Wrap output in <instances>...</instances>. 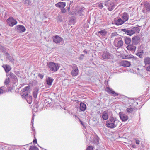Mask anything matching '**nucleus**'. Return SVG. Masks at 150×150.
<instances>
[{"label": "nucleus", "instance_id": "09e8293b", "mask_svg": "<svg viewBox=\"0 0 150 150\" xmlns=\"http://www.w3.org/2000/svg\"><path fill=\"white\" fill-rule=\"evenodd\" d=\"M34 121V117H32L31 120V122L32 123L33 125V122Z\"/></svg>", "mask_w": 150, "mask_h": 150}, {"label": "nucleus", "instance_id": "72a5a7b5", "mask_svg": "<svg viewBox=\"0 0 150 150\" xmlns=\"http://www.w3.org/2000/svg\"><path fill=\"white\" fill-rule=\"evenodd\" d=\"M32 97L31 96H29L26 98V100L28 103L30 104L32 102Z\"/></svg>", "mask_w": 150, "mask_h": 150}, {"label": "nucleus", "instance_id": "aec40b11", "mask_svg": "<svg viewBox=\"0 0 150 150\" xmlns=\"http://www.w3.org/2000/svg\"><path fill=\"white\" fill-rule=\"evenodd\" d=\"M86 107V105L85 104L83 103H80V109L81 111H85Z\"/></svg>", "mask_w": 150, "mask_h": 150}, {"label": "nucleus", "instance_id": "6e6d98bb", "mask_svg": "<svg viewBox=\"0 0 150 150\" xmlns=\"http://www.w3.org/2000/svg\"><path fill=\"white\" fill-rule=\"evenodd\" d=\"M67 9L68 10V11H69V9H70V7H69L68 8H67Z\"/></svg>", "mask_w": 150, "mask_h": 150}, {"label": "nucleus", "instance_id": "2f4dec72", "mask_svg": "<svg viewBox=\"0 0 150 150\" xmlns=\"http://www.w3.org/2000/svg\"><path fill=\"white\" fill-rule=\"evenodd\" d=\"M143 51L141 50L140 52H138L136 53V55L139 56L140 58H141L142 57Z\"/></svg>", "mask_w": 150, "mask_h": 150}, {"label": "nucleus", "instance_id": "603ef678", "mask_svg": "<svg viewBox=\"0 0 150 150\" xmlns=\"http://www.w3.org/2000/svg\"><path fill=\"white\" fill-rule=\"evenodd\" d=\"M80 122L81 123V124L83 125V126H84V123L82 121H80Z\"/></svg>", "mask_w": 150, "mask_h": 150}, {"label": "nucleus", "instance_id": "5fc2aeb1", "mask_svg": "<svg viewBox=\"0 0 150 150\" xmlns=\"http://www.w3.org/2000/svg\"><path fill=\"white\" fill-rule=\"evenodd\" d=\"M81 56H82V57H83L84 56V55L83 54H81L80 56V57L79 58H81Z\"/></svg>", "mask_w": 150, "mask_h": 150}, {"label": "nucleus", "instance_id": "2eb2a0df", "mask_svg": "<svg viewBox=\"0 0 150 150\" xmlns=\"http://www.w3.org/2000/svg\"><path fill=\"white\" fill-rule=\"evenodd\" d=\"M137 110L135 108L129 107L127 108L126 111L128 113H132L135 112V111Z\"/></svg>", "mask_w": 150, "mask_h": 150}, {"label": "nucleus", "instance_id": "79ce46f5", "mask_svg": "<svg viewBox=\"0 0 150 150\" xmlns=\"http://www.w3.org/2000/svg\"><path fill=\"white\" fill-rule=\"evenodd\" d=\"M98 7L100 9H102L103 6V4L102 3H100L98 5Z\"/></svg>", "mask_w": 150, "mask_h": 150}, {"label": "nucleus", "instance_id": "49530a36", "mask_svg": "<svg viewBox=\"0 0 150 150\" xmlns=\"http://www.w3.org/2000/svg\"><path fill=\"white\" fill-rule=\"evenodd\" d=\"M146 70L147 71L150 72V65L149 66L147 67Z\"/></svg>", "mask_w": 150, "mask_h": 150}, {"label": "nucleus", "instance_id": "bb28decb", "mask_svg": "<svg viewBox=\"0 0 150 150\" xmlns=\"http://www.w3.org/2000/svg\"><path fill=\"white\" fill-rule=\"evenodd\" d=\"M38 89L36 88L35 89L34 91L33 92V96L34 98H36L38 94Z\"/></svg>", "mask_w": 150, "mask_h": 150}, {"label": "nucleus", "instance_id": "412c9836", "mask_svg": "<svg viewBox=\"0 0 150 150\" xmlns=\"http://www.w3.org/2000/svg\"><path fill=\"white\" fill-rule=\"evenodd\" d=\"M144 62L145 65L150 64V58L146 57L144 59Z\"/></svg>", "mask_w": 150, "mask_h": 150}, {"label": "nucleus", "instance_id": "6e6552de", "mask_svg": "<svg viewBox=\"0 0 150 150\" xmlns=\"http://www.w3.org/2000/svg\"><path fill=\"white\" fill-rule=\"evenodd\" d=\"M8 25L10 26H13L17 23V21L12 17H10L7 20Z\"/></svg>", "mask_w": 150, "mask_h": 150}, {"label": "nucleus", "instance_id": "de8ad7c7", "mask_svg": "<svg viewBox=\"0 0 150 150\" xmlns=\"http://www.w3.org/2000/svg\"><path fill=\"white\" fill-rule=\"evenodd\" d=\"M3 92V90L2 89L0 88V94L2 93Z\"/></svg>", "mask_w": 150, "mask_h": 150}, {"label": "nucleus", "instance_id": "8fccbe9b", "mask_svg": "<svg viewBox=\"0 0 150 150\" xmlns=\"http://www.w3.org/2000/svg\"><path fill=\"white\" fill-rule=\"evenodd\" d=\"M37 142V140H36V139H35V140H34L33 141V143H36Z\"/></svg>", "mask_w": 150, "mask_h": 150}, {"label": "nucleus", "instance_id": "f03ea898", "mask_svg": "<svg viewBox=\"0 0 150 150\" xmlns=\"http://www.w3.org/2000/svg\"><path fill=\"white\" fill-rule=\"evenodd\" d=\"M121 30L126 34L131 36L136 33H139L140 29L138 27H134L131 28L122 29Z\"/></svg>", "mask_w": 150, "mask_h": 150}, {"label": "nucleus", "instance_id": "4c0bfd02", "mask_svg": "<svg viewBox=\"0 0 150 150\" xmlns=\"http://www.w3.org/2000/svg\"><path fill=\"white\" fill-rule=\"evenodd\" d=\"M0 50L3 52H6L5 48L2 46L0 45Z\"/></svg>", "mask_w": 150, "mask_h": 150}, {"label": "nucleus", "instance_id": "9d476101", "mask_svg": "<svg viewBox=\"0 0 150 150\" xmlns=\"http://www.w3.org/2000/svg\"><path fill=\"white\" fill-rule=\"evenodd\" d=\"M17 31L19 32H23L25 31V28L23 25H17L16 28Z\"/></svg>", "mask_w": 150, "mask_h": 150}, {"label": "nucleus", "instance_id": "0eeeda50", "mask_svg": "<svg viewBox=\"0 0 150 150\" xmlns=\"http://www.w3.org/2000/svg\"><path fill=\"white\" fill-rule=\"evenodd\" d=\"M72 70L71 72V75L74 76H77L79 73V70L76 65L73 64L72 66Z\"/></svg>", "mask_w": 150, "mask_h": 150}, {"label": "nucleus", "instance_id": "13d9d810", "mask_svg": "<svg viewBox=\"0 0 150 150\" xmlns=\"http://www.w3.org/2000/svg\"><path fill=\"white\" fill-rule=\"evenodd\" d=\"M132 146L133 147H135V146L134 145H132Z\"/></svg>", "mask_w": 150, "mask_h": 150}, {"label": "nucleus", "instance_id": "5701e85b", "mask_svg": "<svg viewBox=\"0 0 150 150\" xmlns=\"http://www.w3.org/2000/svg\"><path fill=\"white\" fill-rule=\"evenodd\" d=\"M108 6V9L109 10L111 11L115 7V5L112 2H111L109 3Z\"/></svg>", "mask_w": 150, "mask_h": 150}, {"label": "nucleus", "instance_id": "c85d7f7f", "mask_svg": "<svg viewBox=\"0 0 150 150\" xmlns=\"http://www.w3.org/2000/svg\"><path fill=\"white\" fill-rule=\"evenodd\" d=\"M7 76H9L10 78L15 79L16 78L15 74L12 72H10L7 75Z\"/></svg>", "mask_w": 150, "mask_h": 150}, {"label": "nucleus", "instance_id": "3c124183", "mask_svg": "<svg viewBox=\"0 0 150 150\" xmlns=\"http://www.w3.org/2000/svg\"><path fill=\"white\" fill-rule=\"evenodd\" d=\"M83 52L85 53H86V54H87V50H84L83 51Z\"/></svg>", "mask_w": 150, "mask_h": 150}, {"label": "nucleus", "instance_id": "f257e3e1", "mask_svg": "<svg viewBox=\"0 0 150 150\" xmlns=\"http://www.w3.org/2000/svg\"><path fill=\"white\" fill-rule=\"evenodd\" d=\"M120 123L119 121L112 116L110 117L106 122V126L110 128H114Z\"/></svg>", "mask_w": 150, "mask_h": 150}, {"label": "nucleus", "instance_id": "cd10ccee", "mask_svg": "<svg viewBox=\"0 0 150 150\" xmlns=\"http://www.w3.org/2000/svg\"><path fill=\"white\" fill-rule=\"evenodd\" d=\"M124 58L126 59L133 58V59L135 60H136L137 59V58L136 57H134L132 55H129L125 56Z\"/></svg>", "mask_w": 150, "mask_h": 150}, {"label": "nucleus", "instance_id": "f3484780", "mask_svg": "<svg viewBox=\"0 0 150 150\" xmlns=\"http://www.w3.org/2000/svg\"><path fill=\"white\" fill-rule=\"evenodd\" d=\"M120 117L122 121H125L128 119V117L123 114H120Z\"/></svg>", "mask_w": 150, "mask_h": 150}, {"label": "nucleus", "instance_id": "a19ab883", "mask_svg": "<svg viewBox=\"0 0 150 150\" xmlns=\"http://www.w3.org/2000/svg\"><path fill=\"white\" fill-rule=\"evenodd\" d=\"M38 76L40 79H42L43 78L44 75L41 74L39 73L38 74Z\"/></svg>", "mask_w": 150, "mask_h": 150}, {"label": "nucleus", "instance_id": "a878e982", "mask_svg": "<svg viewBox=\"0 0 150 150\" xmlns=\"http://www.w3.org/2000/svg\"><path fill=\"white\" fill-rule=\"evenodd\" d=\"M3 67L5 70L6 73L8 72L11 69V67L8 65H6Z\"/></svg>", "mask_w": 150, "mask_h": 150}, {"label": "nucleus", "instance_id": "39448f33", "mask_svg": "<svg viewBox=\"0 0 150 150\" xmlns=\"http://www.w3.org/2000/svg\"><path fill=\"white\" fill-rule=\"evenodd\" d=\"M112 115V112L110 111L106 110L104 111L100 114V116L103 120H105L108 118L109 115L110 114Z\"/></svg>", "mask_w": 150, "mask_h": 150}, {"label": "nucleus", "instance_id": "6ab92c4d", "mask_svg": "<svg viewBox=\"0 0 150 150\" xmlns=\"http://www.w3.org/2000/svg\"><path fill=\"white\" fill-rule=\"evenodd\" d=\"M127 48L128 50L133 51L135 50L136 47L135 46L129 45L127 46Z\"/></svg>", "mask_w": 150, "mask_h": 150}, {"label": "nucleus", "instance_id": "473e14b6", "mask_svg": "<svg viewBox=\"0 0 150 150\" xmlns=\"http://www.w3.org/2000/svg\"><path fill=\"white\" fill-rule=\"evenodd\" d=\"M93 142L96 144L97 145L98 144L99 140L98 137H96L93 140Z\"/></svg>", "mask_w": 150, "mask_h": 150}, {"label": "nucleus", "instance_id": "7ed1b4c3", "mask_svg": "<svg viewBox=\"0 0 150 150\" xmlns=\"http://www.w3.org/2000/svg\"><path fill=\"white\" fill-rule=\"evenodd\" d=\"M48 67L50 70L55 72L59 69L60 66L57 63L50 62L48 64Z\"/></svg>", "mask_w": 150, "mask_h": 150}, {"label": "nucleus", "instance_id": "f8f14e48", "mask_svg": "<svg viewBox=\"0 0 150 150\" xmlns=\"http://www.w3.org/2000/svg\"><path fill=\"white\" fill-rule=\"evenodd\" d=\"M105 90L109 94H112V95L115 96H117L118 95L117 93L115 92L114 91H112L111 89L108 87H107Z\"/></svg>", "mask_w": 150, "mask_h": 150}, {"label": "nucleus", "instance_id": "dca6fc26", "mask_svg": "<svg viewBox=\"0 0 150 150\" xmlns=\"http://www.w3.org/2000/svg\"><path fill=\"white\" fill-rule=\"evenodd\" d=\"M66 5V3L65 2H59L55 4V6L59 7L61 9L64 8Z\"/></svg>", "mask_w": 150, "mask_h": 150}, {"label": "nucleus", "instance_id": "ea45409f", "mask_svg": "<svg viewBox=\"0 0 150 150\" xmlns=\"http://www.w3.org/2000/svg\"><path fill=\"white\" fill-rule=\"evenodd\" d=\"M9 82V79H6L5 80L4 83L5 84H8Z\"/></svg>", "mask_w": 150, "mask_h": 150}, {"label": "nucleus", "instance_id": "e433bc0d", "mask_svg": "<svg viewBox=\"0 0 150 150\" xmlns=\"http://www.w3.org/2000/svg\"><path fill=\"white\" fill-rule=\"evenodd\" d=\"M29 150H39L38 148L35 146H31L30 147Z\"/></svg>", "mask_w": 150, "mask_h": 150}, {"label": "nucleus", "instance_id": "c9c22d12", "mask_svg": "<svg viewBox=\"0 0 150 150\" xmlns=\"http://www.w3.org/2000/svg\"><path fill=\"white\" fill-rule=\"evenodd\" d=\"M98 33H100L103 36H104L106 34V32L105 30H102L98 32Z\"/></svg>", "mask_w": 150, "mask_h": 150}, {"label": "nucleus", "instance_id": "a18cd8bd", "mask_svg": "<svg viewBox=\"0 0 150 150\" xmlns=\"http://www.w3.org/2000/svg\"><path fill=\"white\" fill-rule=\"evenodd\" d=\"M61 10L62 12L63 13H65L66 11V10L64 8L61 9Z\"/></svg>", "mask_w": 150, "mask_h": 150}, {"label": "nucleus", "instance_id": "b1692460", "mask_svg": "<svg viewBox=\"0 0 150 150\" xmlns=\"http://www.w3.org/2000/svg\"><path fill=\"white\" fill-rule=\"evenodd\" d=\"M125 42L126 44L128 45L130 43L131 40L130 38L128 37H125Z\"/></svg>", "mask_w": 150, "mask_h": 150}, {"label": "nucleus", "instance_id": "4468645a", "mask_svg": "<svg viewBox=\"0 0 150 150\" xmlns=\"http://www.w3.org/2000/svg\"><path fill=\"white\" fill-rule=\"evenodd\" d=\"M115 23L117 25H120L124 23V21L120 18L116 19L115 20Z\"/></svg>", "mask_w": 150, "mask_h": 150}, {"label": "nucleus", "instance_id": "f704fd0d", "mask_svg": "<svg viewBox=\"0 0 150 150\" xmlns=\"http://www.w3.org/2000/svg\"><path fill=\"white\" fill-rule=\"evenodd\" d=\"M145 8L146 10L150 11V5L149 4H146L145 5Z\"/></svg>", "mask_w": 150, "mask_h": 150}, {"label": "nucleus", "instance_id": "7c9ffc66", "mask_svg": "<svg viewBox=\"0 0 150 150\" xmlns=\"http://www.w3.org/2000/svg\"><path fill=\"white\" fill-rule=\"evenodd\" d=\"M84 9L83 8H81L78 11V13L80 16H82L84 14V12L83 11Z\"/></svg>", "mask_w": 150, "mask_h": 150}, {"label": "nucleus", "instance_id": "1a4fd4ad", "mask_svg": "<svg viewBox=\"0 0 150 150\" xmlns=\"http://www.w3.org/2000/svg\"><path fill=\"white\" fill-rule=\"evenodd\" d=\"M140 38L138 36H135L133 37L131 40V42L133 45L137 44L139 42Z\"/></svg>", "mask_w": 150, "mask_h": 150}, {"label": "nucleus", "instance_id": "052dcab7", "mask_svg": "<svg viewBox=\"0 0 150 150\" xmlns=\"http://www.w3.org/2000/svg\"><path fill=\"white\" fill-rule=\"evenodd\" d=\"M137 70H139V68H137Z\"/></svg>", "mask_w": 150, "mask_h": 150}, {"label": "nucleus", "instance_id": "4be33fe9", "mask_svg": "<svg viewBox=\"0 0 150 150\" xmlns=\"http://www.w3.org/2000/svg\"><path fill=\"white\" fill-rule=\"evenodd\" d=\"M53 79L50 77H48L46 80L47 84L48 85L50 86L53 81Z\"/></svg>", "mask_w": 150, "mask_h": 150}, {"label": "nucleus", "instance_id": "423d86ee", "mask_svg": "<svg viewBox=\"0 0 150 150\" xmlns=\"http://www.w3.org/2000/svg\"><path fill=\"white\" fill-rule=\"evenodd\" d=\"M123 45V42L121 39L120 38H116L115 39L114 42V45L116 48L118 49L119 48L122 46Z\"/></svg>", "mask_w": 150, "mask_h": 150}, {"label": "nucleus", "instance_id": "37998d69", "mask_svg": "<svg viewBox=\"0 0 150 150\" xmlns=\"http://www.w3.org/2000/svg\"><path fill=\"white\" fill-rule=\"evenodd\" d=\"M134 140H135L136 143L137 144H139L140 143V141L139 140H137L136 139L134 138Z\"/></svg>", "mask_w": 150, "mask_h": 150}, {"label": "nucleus", "instance_id": "4d7b16f0", "mask_svg": "<svg viewBox=\"0 0 150 150\" xmlns=\"http://www.w3.org/2000/svg\"><path fill=\"white\" fill-rule=\"evenodd\" d=\"M115 33H112V36H114V35H115Z\"/></svg>", "mask_w": 150, "mask_h": 150}, {"label": "nucleus", "instance_id": "9b49d317", "mask_svg": "<svg viewBox=\"0 0 150 150\" xmlns=\"http://www.w3.org/2000/svg\"><path fill=\"white\" fill-rule=\"evenodd\" d=\"M53 41L56 43H60L62 40V38L58 35H56L53 38Z\"/></svg>", "mask_w": 150, "mask_h": 150}, {"label": "nucleus", "instance_id": "20e7f679", "mask_svg": "<svg viewBox=\"0 0 150 150\" xmlns=\"http://www.w3.org/2000/svg\"><path fill=\"white\" fill-rule=\"evenodd\" d=\"M101 56L103 59L105 60L112 59L113 58L112 54L106 51L103 52Z\"/></svg>", "mask_w": 150, "mask_h": 150}, {"label": "nucleus", "instance_id": "c756f323", "mask_svg": "<svg viewBox=\"0 0 150 150\" xmlns=\"http://www.w3.org/2000/svg\"><path fill=\"white\" fill-rule=\"evenodd\" d=\"M30 88V86L29 85L28 86L25 87L24 88L22 89L21 90V91L22 92H25L26 91H28L29 90V89Z\"/></svg>", "mask_w": 150, "mask_h": 150}, {"label": "nucleus", "instance_id": "bf43d9fd", "mask_svg": "<svg viewBox=\"0 0 150 150\" xmlns=\"http://www.w3.org/2000/svg\"><path fill=\"white\" fill-rule=\"evenodd\" d=\"M82 56H81V58H80L81 59H82Z\"/></svg>", "mask_w": 150, "mask_h": 150}, {"label": "nucleus", "instance_id": "58836bf2", "mask_svg": "<svg viewBox=\"0 0 150 150\" xmlns=\"http://www.w3.org/2000/svg\"><path fill=\"white\" fill-rule=\"evenodd\" d=\"M28 94L25 92L24 93V94L21 96L22 97V98H25L26 99L27 98V97H28Z\"/></svg>", "mask_w": 150, "mask_h": 150}, {"label": "nucleus", "instance_id": "ddd939ff", "mask_svg": "<svg viewBox=\"0 0 150 150\" xmlns=\"http://www.w3.org/2000/svg\"><path fill=\"white\" fill-rule=\"evenodd\" d=\"M120 64L122 66L126 67H129L130 65V63L129 62L125 60L121 62Z\"/></svg>", "mask_w": 150, "mask_h": 150}, {"label": "nucleus", "instance_id": "864d4df0", "mask_svg": "<svg viewBox=\"0 0 150 150\" xmlns=\"http://www.w3.org/2000/svg\"><path fill=\"white\" fill-rule=\"evenodd\" d=\"M73 1H70V4L69 5H70L72 3H73Z\"/></svg>", "mask_w": 150, "mask_h": 150}, {"label": "nucleus", "instance_id": "a211bd4d", "mask_svg": "<svg viewBox=\"0 0 150 150\" xmlns=\"http://www.w3.org/2000/svg\"><path fill=\"white\" fill-rule=\"evenodd\" d=\"M122 18L123 19L122 21H124V22L127 21L129 17L127 13H124L122 16Z\"/></svg>", "mask_w": 150, "mask_h": 150}, {"label": "nucleus", "instance_id": "393cba45", "mask_svg": "<svg viewBox=\"0 0 150 150\" xmlns=\"http://www.w3.org/2000/svg\"><path fill=\"white\" fill-rule=\"evenodd\" d=\"M5 55L6 56L7 58L10 61L12 62L13 60V57L10 56L9 53L7 52L5 53Z\"/></svg>", "mask_w": 150, "mask_h": 150}, {"label": "nucleus", "instance_id": "c03bdc74", "mask_svg": "<svg viewBox=\"0 0 150 150\" xmlns=\"http://www.w3.org/2000/svg\"><path fill=\"white\" fill-rule=\"evenodd\" d=\"M86 150H93V149L92 146H89L88 147Z\"/></svg>", "mask_w": 150, "mask_h": 150}]
</instances>
